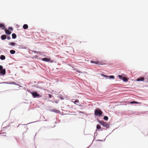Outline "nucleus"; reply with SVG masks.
<instances>
[{
  "label": "nucleus",
  "instance_id": "nucleus-1",
  "mask_svg": "<svg viewBox=\"0 0 148 148\" xmlns=\"http://www.w3.org/2000/svg\"><path fill=\"white\" fill-rule=\"evenodd\" d=\"M28 92L30 93L32 95V97L34 98H39L42 97V96L38 93L36 91H32L31 90H29Z\"/></svg>",
  "mask_w": 148,
  "mask_h": 148
},
{
  "label": "nucleus",
  "instance_id": "nucleus-2",
  "mask_svg": "<svg viewBox=\"0 0 148 148\" xmlns=\"http://www.w3.org/2000/svg\"><path fill=\"white\" fill-rule=\"evenodd\" d=\"M102 114V111L99 108H97L95 110V115L97 116H101Z\"/></svg>",
  "mask_w": 148,
  "mask_h": 148
},
{
  "label": "nucleus",
  "instance_id": "nucleus-3",
  "mask_svg": "<svg viewBox=\"0 0 148 148\" xmlns=\"http://www.w3.org/2000/svg\"><path fill=\"white\" fill-rule=\"evenodd\" d=\"M99 122L101 125L106 128H108L110 126L108 124L102 121H99Z\"/></svg>",
  "mask_w": 148,
  "mask_h": 148
},
{
  "label": "nucleus",
  "instance_id": "nucleus-4",
  "mask_svg": "<svg viewBox=\"0 0 148 148\" xmlns=\"http://www.w3.org/2000/svg\"><path fill=\"white\" fill-rule=\"evenodd\" d=\"M90 62L91 63H95L99 65H102V63L101 62H99V61H95L91 60Z\"/></svg>",
  "mask_w": 148,
  "mask_h": 148
},
{
  "label": "nucleus",
  "instance_id": "nucleus-5",
  "mask_svg": "<svg viewBox=\"0 0 148 148\" xmlns=\"http://www.w3.org/2000/svg\"><path fill=\"white\" fill-rule=\"evenodd\" d=\"M0 71V76H1V75H3L5 74L6 70L5 69H3Z\"/></svg>",
  "mask_w": 148,
  "mask_h": 148
},
{
  "label": "nucleus",
  "instance_id": "nucleus-6",
  "mask_svg": "<svg viewBox=\"0 0 148 148\" xmlns=\"http://www.w3.org/2000/svg\"><path fill=\"white\" fill-rule=\"evenodd\" d=\"M41 60L42 61L46 62H49L50 60V58H42L41 59Z\"/></svg>",
  "mask_w": 148,
  "mask_h": 148
},
{
  "label": "nucleus",
  "instance_id": "nucleus-7",
  "mask_svg": "<svg viewBox=\"0 0 148 148\" xmlns=\"http://www.w3.org/2000/svg\"><path fill=\"white\" fill-rule=\"evenodd\" d=\"M4 30L5 31V33L6 34H7V35H10L11 33V32L10 31H9L8 29H6L5 28V29H4Z\"/></svg>",
  "mask_w": 148,
  "mask_h": 148
},
{
  "label": "nucleus",
  "instance_id": "nucleus-8",
  "mask_svg": "<svg viewBox=\"0 0 148 148\" xmlns=\"http://www.w3.org/2000/svg\"><path fill=\"white\" fill-rule=\"evenodd\" d=\"M144 80V78L143 77H141L140 78H137L136 79V81H138V82H140V81H143Z\"/></svg>",
  "mask_w": 148,
  "mask_h": 148
},
{
  "label": "nucleus",
  "instance_id": "nucleus-9",
  "mask_svg": "<svg viewBox=\"0 0 148 148\" xmlns=\"http://www.w3.org/2000/svg\"><path fill=\"white\" fill-rule=\"evenodd\" d=\"M5 26L4 24L0 23V28H1L2 29H5Z\"/></svg>",
  "mask_w": 148,
  "mask_h": 148
},
{
  "label": "nucleus",
  "instance_id": "nucleus-10",
  "mask_svg": "<svg viewBox=\"0 0 148 148\" xmlns=\"http://www.w3.org/2000/svg\"><path fill=\"white\" fill-rule=\"evenodd\" d=\"M1 38L2 40H4L6 38L7 36L5 34L2 35L1 36Z\"/></svg>",
  "mask_w": 148,
  "mask_h": 148
},
{
  "label": "nucleus",
  "instance_id": "nucleus-11",
  "mask_svg": "<svg viewBox=\"0 0 148 148\" xmlns=\"http://www.w3.org/2000/svg\"><path fill=\"white\" fill-rule=\"evenodd\" d=\"M3 83H5V84H14L16 85H17L16 84V83L14 82H12V83H10L9 82H2V83H0V84H3Z\"/></svg>",
  "mask_w": 148,
  "mask_h": 148
},
{
  "label": "nucleus",
  "instance_id": "nucleus-12",
  "mask_svg": "<svg viewBox=\"0 0 148 148\" xmlns=\"http://www.w3.org/2000/svg\"><path fill=\"white\" fill-rule=\"evenodd\" d=\"M52 112H54L56 113H60V112L58 110H51Z\"/></svg>",
  "mask_w": 148,
  "mask_h": 148
},
{
  "label": "nucleus",
  "instance_id": "nucleus-13",
  "mask_svg": "<svg viewBox=\"0 0 148 148\" xmlns=\"http://www.w3.org/2000/svg\"><path fill=\"white\" fill-rule=\"evenodd\" d=\"M5 58V56L3 55H1L0 56V59L1 60H4Z\"/></svg>",
  "mask_w": 148,
  "mask_h": 148
},
{
  "label": "nucleus",
  "instance_id": "nucleus-14",
  "mask_svg": "<svg viewBox=\"0 0 148 148\" xmlns=\"http://www.w3.org/2000/svg\"><path fill=\"white\" fill-rule=\"evenodd\" d=\"M28 25L26 24H24L23 26V28L25 29H27L28 28Z\"/></svg>",
  "mask_w": 148,
  "mask_h": 148
},
{
  "label": "nucleus",
  "instance_id": "nucleus-15",
  "mask_svg": "<svg viewBox=\"0 0 148 148\" xmlns=\"http://www.w3.org/2000/svg\"><path fill=\"white\" fill-rule=\"evenodd\" d=\"M19 48L22 49H26L27 48L24 45H19Z\"/></svg>",
  "mask_w": 148,
  "mask_h": 148
},
{
  "label": "nucleus",
  "instance_id": "nucleus-16",
  "mask_svg": "<svg viewBox=\"0 0 148 148\" xmlns=\"http://www.w3.org/2000/svg\"><path fill=\"white\" fill-rule=\"evenodd\" d=\"M72 102H73L75 104L78 105V104L79 103V102L77 100H75L74 101H72Z\"/></svg>",
  "mask_w": 148,
  "mask_h": 148
},
{
  "label": "nucleus",
  "instance_id": "nucleus-17",
  "mask_svg": "<svg viewBox=\"0 0 148 148\" xmlns=\"http://www.w3.org/2000/svg\"><path fill=\"white\" fill-rule=\"evenodd\" d=\"M12 39H15L16 38V35L15 33H13L12 34Z\"/></svg>",
  "mask_w": 148,
  "mask_h": 148
},
{
  "label": "nucleus",
  "instance_id": "nucleus-18",
  "mask_svg": "<svg viewBox=\"0 0 148 148\" xmlns=\"http://www.w3.org/2000/svg\"><path fill=\"white\" fill-rule=\"evenodd\" d=\"M122 80L124 82H127L128 81V79L125 77H123Z\"/></svg>",
  "mask_w": 148,
  "mask_h": 148
},
{
  "label": "nucleus",
  "instance_id": "nucleus-19",
  "mask_svg": "<svg viewBox=\"0 0 148 148\" xmlns=\"http://www.w3.org/2000/svg\"><path fill=\"white\" fill-rule=\"evenodd\" d=\"M130 103L131 104H139L140 103L139 102H137V101H131L130 102Z\"/></svg>",
  "mask_w": 148,
  "mask_h": 148
},
{
  "label": "nucleus",
  "instance_id": "nucleus-20",
  "mask_svg": "<svg viewBox=\"0 0 148 148\" xmlns=\"http://www.w3.org/2000/svg\"><path fill=\"white\" fill-rule=\"evenodd\" d=\"M9 45H10L12 46H14L15 45H16L17 44L14 42H11L10 44H9Z\"/></svg>",
  "mask_w": 148,
  "mask_h": 148
},
{
  "label": "nucleus",
  "instance_id": "nucleus-21",
  "mask_svg": "<svg viewBox=\"0 0 148 148\" xmlns=\"http://www.w3.org/2000/svg\"><path fill=\"white\" fill-rule=\"evenodd\" d=\"M10 53L11 54H13L15 53V51L13 50H11L10 51Z\"/></svg>",
  "mask_w": 148,
  "mask_h": 148
},
{
  "label": "nucleus",
  "instance_id": "nucleus-22",
  "mask_svg": "<svg viewBox=\"0 0 148 148\" xmlns=\"http://www.w3.org/2000/svg\"><path fill=\"white\" fill-rule=\"evenodd\" d=\"M109 79H114V76L113 75H111L109 76L108 77V78Z\"/></svg>",
  "mask_w": 148,
  "mask_h": 148
},
{
  "label": "nucleus",
  "instance_id": "nucleus-23",
  "mask_svg": "<svg viewBox=\"0 0 148 148\" xmlns=\"http://www.w3.org/2000/svg\"><path fill=\"white\" fill-rule=\"evenodd\" d=\"M108 119V117L107 116H104L103 117V119L105 121H107Z\"/></svg>",
  "mask_w": 148,
  "mask_h": 148
},
{
  "label": "nucleus",
  "instance_id": "nucleus-24",
  "mask_svg": "<svg viewBox=\"0 0 148 148\" xmlns=\"http://www.w3.org/2000/svg\"><path fill=\"white\" fill-rule=\"evenodd\" d=\"M96 128L97 129H99L101 128V126L99 124H97V125Z\"/></svg>",
  "mask_w": 148,
  "mask_h": 148
},
{
  "label": "nucleus",
  "instance_id": "nucleus-25",
  "mask_svg": "<svg viewBox=\"0 0 148 148\" xmlns=\"http://www.w3.org/2000/svg\"><path fill=\"white\" fill-rule=\"evenodd\" d=\"M32 52L35 53H36V54H39L40 53V52H39V51H32Z\"/></svg>",
  "mask_w": 148,
  "mask_h": 148
},
{
  "label": "nucleus",
  "instance_id": "nucleus-26",
  "mask_svg": "<svg viewBox=\"0 0 148 148\" xmlns=\"http://www.w3.org/2000/svg\"><path fill=\"white\" fill-rule=\"evenodd\" d=\"M101 75L104 77H106L107 78H108V75H106L104 74H102Z\"/></svg>",
  "mask_w": 148,
  "mask_h": 148
},
{
  "label": "nucleus",
  "instance_id": "nucleus-27",
  "mask_svg": "<svg viewBox=\"0 0 148 148\" xmlns=\"http://www.w3.org/2000/svg\"><path fill=\"white\" fill-rule=\"evenodd\" d=\"M118 77L120 79L122 80L123 77L122 75H118Z\"/></svg>",
  "mask_w": 148,
  "mask_h": 148
},
{
  "label": "nucleus",
  "instance_id": "nucleus-28",
  "mask_svg": "<svg viewBox=\"0 0 148 148\" xmlns=\"http://www.w3.org/2000/svg\"><path fill=\"white\" fill-rule=\"evenodd\" d=\"M8 29L10 31H12L13 30V28L12 27H8Z\"/></svg>",
  "mask_w": 148,
  "mask_h": 148
},
{
  "label": "nucleus",
  "instance_id": "nucleus-29",
  "mask_svg": "<svg viewBox=\"0 0 148 148\" xmlns=\"http://www.w3.org/2000/svg\"><path fill=\"white\" fill-rule=\"evenodd\" d=\"M3 67L2 65H0V71L3 69Z\"/></svg>",
  "mask_w": 148,
  "mask_h": 148
},
{
  "label": "nucleus",
  "instance_id": "nucleus-30",
  "mask_svg": "<svg viewBox=\"0 0 148 148\" xmlns=\"http://www.w3.org/2000/svg\"><path fill=\"white\" fill-rule=\"evenodd\" d=\"M34 86L36 87L37 88H40V89H42V88L41 87H40V86H38L37 85H36V86Z\"/></svg>",
  "mask_w": 148,
  "mask_h": 148
},
{
  "label": "nucleus",
  "instance_id": "nucleus-31",
  "mask_svg": "<svg viewBox=\"0 0 148 148\" xmlns=\"http://www.w3.org/2000/svg\"><path fill=\"white\" fill-rule=\"evenodd\" d=\"M29 123H28V124H27L26 125L29 124ZM26 125V124H23V125H22V124H18V127H19L20 125Z\"/></svg>",
  "mask_w": 148,
  "mask_h": 148
},
{
  "label": "nucleus",
  "instance_id": "nucleus-32",
  "mask_svg": "<svg viewBox=\"0 0 148 148\" xmlns=\"http://www.w3.org/2000/svg\"><path fill=\"white\" fill-rule=\"evenodd\" d=\"M6 38L8 40H9L11 39L10 37L9 36H8Z\"/></svg>",
  "mask_w": 148,
  "mask_h": 148
},
{
  "label": "nucleus",
  "instance_id": "nucleus-33",
  "mask_svg": "<svg viewBox=\"0 0 148 148\" xmlns=\"http://www.w3.org/2000/svg\"><path fill=\"white\" fill-rule=\"evenodd\" d=\"M48 96H49V98H51V97H52V95L51 94H48Z\"/></svg>",
  "mask_w": 148,
  "mask_h": 148
},
{
  "label": "nucleus",
  "instance_id": "nucleus-34",
  "mask_svg": "<svg viewBox=\"0 0 148 148\" xmlns=\"http://www.w3.org/2000/svg\"><path fill=\"white\" fill-rule=\"evenodd\" d=\"M97 133L96 132H95L94 133V136H97Z\"/></svg>",
  "mask_w": 148,
  "mask_h": 148
},
{
  "label": "nucleus",
  "instance_id": "nucleus-35",
  "mask_svg": "<svg viewBox=\"0 0 148 148\" xmlns=\"http://www.w3.org/2000/svg\"><path fill=\"white\" fill-rule=\"evenodd\" d=\"M2 134H5V135H3L4 136H5L6 135V133L5 132H4L2 133Z\"/></svg>",
  "mask_w": 148,
  "mask_h": 148
},
{
  "label": "nucleus",
  "instance_id": "nucleus-36",
  "mask_svg": "<svg viewBox=\"0 0 148 148\" xmlns=\"http://www.w3.org/2000/svg\"><path fill=\"white\" fill-rule=\"evenodd\" d=\"M97 141H103V140H97Z\"/></svg>",
  "mask_w": 148,
  "mask_h": 148
},
{
  "label": "nucleus",
  "instance_id": "nucleus-37",
  "mask_svg": "<svg viewBox=\"0 0 148 148\" xmlns=\"http://www.w3.org/2000/svg\"><path fill=\"white\" fill-rule=\"evenodd\" d=\"M60 98L61 99H64L63 97H61Z\"/></svg>",
  "mask_w": 148,
  "mask_h": 148
},
{
  "label": "nucleus",
  "instance_id": "nucleus-38",
  "mask_svg": "<svg viewBox=\"0 0 148 148\" xmlns=\"http://www.w3.org/2000/svg\"><path fill=\"white\" fill-rule=\"evenodd\" d=\"M80 113H84L83 112H80Z\"/></svg>",
  "mask_w": 148,
  "mask_h": 148
},
{
  "label": "nucleus",
  "instance_id": "nucleus-39",
  "mask_svg": "<svg viewBox=\"0 0 148 148\" xmlns=\"http://www.w3.org/2000/svg\"><path fill=\"white\" fill-rule=\"evenodd\" d=\"M27 126H26V127H25V128H27Z\"/></svg>",
  "mask_w": 148,
  "mask_h": 148
},
{
  "label": "nucleus",
  "instance_id": "nucleus-40",
  "mask_svg": "<svg viewBox=\"0 0 148 148\" xmlns=\"http://www.w3.org/2000/svg\"><path fill=\"white\" fill-rule=\"evenodd\" d=\"M105 139H104V140L103 141H105Z\"/></svg>",
  "mask_w": 148,
  "mask_h": 148
},
{
  "label": "nucleus",
  "instance_id": "nucleus-41",
  "mask_svg": "<svg viewBox=\"0 0 148 148\" xmlns=\"http://www.w3.org/2000/svg\"><path fill=\"white\" fill-rule=\"evenodd\" d=\"M79 106H81V105H79Z\"/></svg>",
  "mask_w": 148,
  "mask_h": 148
},
{
  "label": "nucleus",
  "instance_id": "nucleus-42",
  "mask_svg": "<svg viewBox=\"0 0 148 148\" xmlns=\"http://www.w3.org/2000/svg\"><path fill=\"white\" fill-rule=\"evenodd\" d=\"M97 131V130H96V131Z\"/></svg>",
  "mask_w": 148,
  "mask_h": 148
},
{
  "label": "nucleus",
  "instance_id": "nucleus-43",
  "mask_svg": "<svg viewBox=\"0 0 148 148\" xmlns=\"http://www.w3.org/2000/svg\"><path fill=\"white\" fill-rule=\"evenodd\" d=\"M42 117H43L44 118V116H42Z\"/></svg>",
  "mask_w": 148,
  "mask_h": 148
},
{
  "label": "nucleus",
  "instance_id": "nucleus-44",
  "mask_svg": "<svg viewBox=\"0 0 148 148\" xmlns=\"http://www.w3.org/2000/svg\"><path fill=\"white\" fill-rule=\"evenodd\" d=\"M103 130V129L101 130Z\"/></svg>",
  "mask_w": 148,
  "mask_h": 148
},
{
  "label": "nucleus",
  "instance_id": "nucleus-45",
  "mask_svg": "<svg viewBox=\"0 0 148 148\" xmlns=\"http://www.w3.org/2000/svg\"><path fill=\"white\" fill-rule=\"evenodd\" d=\"M103 130V129L101 130Z\"/></svg>",
  "mask_w": 148,
  "mask_h": 148
},
{
  "label": "nucleus",
  "instance_id": "nucleus-46",
  "mask_svg": "<svg viewBox=\"0 0 148 148\" xmlns=\"http://www.w3.org/2000/svg\"><path fill=\"white\" fill-rule=\"evenodd\" d=\"M89 148V147H88V148Z\"/></svg>",
  "mask_w": 148,
  "mask_h": 148
}]
</instances>
